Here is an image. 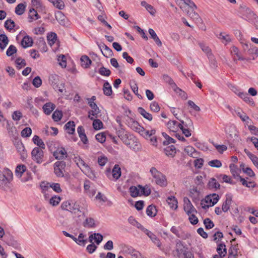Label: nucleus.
<instances>
[{
  "mask_svg": "<svg viewBox=\"0 0 258 258\" xmlns=\"http://www.w3.org/2000/svg\"><path fill=\"white\" fill-rule=\"evenodd\" d=\"M61 208L63 210L69 211L74 219H77V221L78 222L86 217L85 209L77 202L70 201L63 202L61 205Z\"/></svg>",
  "mask_w": 258,
  "mask_h": 258,
  "instance_id": "f257e3e1",
  "label": "nucleus"
},
{
  "mask_svg": "<svg viewBox=\"0 0 258 258\" xmlns=\"http://www.w3.org/2000/svg\"><path fill=\"white\" fill-rule=\"evenodd\" d=\"M150 172L157 184L162 187L166 186L167 185L166 176L157 170L155 167H152L150 169Z\"/></svg>",
  "mask_w": 258,
  "mask_h": 258,
  "instance_id": "f03ea898",
  "label": "nucleus"
},
{
  "mask_svg": "<svg viewBox=\"0 0 258 258\" xmlns=\"http://www.w3.org/2000/svg\"><path fill=\"white\" fill-rule=\"evenodd\" d=\"M219 200L218 195L216 194H213L212 195H208L206 197L204 200L201 201L202 208L205 210H207L209 207L213 206L216 204Z\"/></svg>",
  "mask_w": 258,
  "mask_h": 258,
  "instance_id": "7ed1b4c3",
  "label": "nucleus"
},
{
  "mask_svg": "<svg viewBox=\"0 0 258 258\" xmlns=\"http://www.w3.org/2000/svg\"><path fill=\"white\" fill-rule=\"evenodd\" d=\"M240 17L248 22H251L255 18V14L250 9L241 7L239 11Z\"/></svg>",
  "mask_w": 258,
  "mask_h": 258,
  "instance_id": "20e7f679",
  "label": "nucleus"
},
{
  "mask_svg": "<svg viewBox=\"0 0 258 258\" xmlns=\"http://www.w3.org/2000/svg\"><path fill=\"white\" fill-rule=\"evenodd\" d=\"M13 173L9 170L0 171V188H3L12 179Z\"/></svg>",
  "mask_w": 258,
  "mask_h": 258,
  "instance_id": "39448f33",
  "label": "nucleus"
},
{
  "mask_svg": "<svg viewBox=\"0 0 258 258\" xmlns=\"http://www.w3.org/2000/svg\"><path fill=\"white\" fill-rule=\"evenodd\" d=\"M66 162L63 161H57L54 164V172L57 177H62L64 176Z\"/></svg>",
  "mask_w": 258,
  "mask_h": 258,
  "instance_id": "423d86ee",
  "label": "nucleus"
},
{
  "mask_svg": "<svg viewBox=\"0 0 258 258\" xmlns=\"http://www.w3.org/2000/svg\"><path fill=\"white\" fill-rule=\"evenodd\" d=\"M42 149L38 147H35L31 152L32 159L38 164H40L43 162L44 153Z\"/></svg>",
  "mask_w": 258,
  "mask_h": 258,
  "instance_id": "0eeeda50",
  "label": "nucleus"
},
{
  "mask_svg": "<svg viewBox=\"0 0 258 258\" xmlns=\"http://www.w3.org/2000/svg\"><path fill=\"white\" fill-rule=\"evenodd\" d=\"M88 104L92 108V110L88 112V118L91 120H93L94 117L96 118L98 117L100 110L95 102H88Z\"/></svg>",
  "mask_w": 258,
  "mask_h": 258,
  "instance_id": "6e6552de",
  "label": "nucleus"
},
{
  "mask_svg": "<svg viewBox=\"0 0 258 258\" xmlns=\"http://www.w3.org/2000/svg\"><path fill=\"white\" fill-rule=\"evenodd\" d=\"M180 123L178 122L176 120H170L168 122L167 125L168 128L170 131L173 132H176L180 127H182V124H184V122L183 120H179Z\"/></svg>",
  "mask_w": 258,
  "mask_h": 258,
  "instance_id": "1a4fd4ad",
  "label": "nucleus"
},
{
  "mask_svg": "<svg viewBox=\"0 0 258 258\" xmlns=\"http://www.w3.org/2000/svg\"><path fill=\"white\" fill-rule=\"evenodd\" d=\"M184 210L187 215L190 214L197 213V211L189 199L187 198H184Z\"/></svg>",
  "mask_w": 258,
  "mask_h": 258,
  "instance_id": "9d476101",
  "label": "nucleus"
},
{
  "mask_svg": "<svg viewBox=\"0 0 258 258\" xmlns=\"http://www.w3.org/2000/svg\"><path fill=\"white\" fill-rule=\"evenodd\" d=\"M107 177L111 180H117L121 176V169L118 164H115L112 170V175L107 173Z\"/></svg>",
  "mask_w": 258,
  "mask_h": 258,
  "instance_id": "9b49d317",
  "label": "nucleus"
},
{
  "mask_svg": "<svg viewBox=\"0 0 258 258\" xmlns=\"http://www.w3.org/2000/svg\"><path fill=\"white\" fill-rule=\"evenodd\" d=\"M55 17L59 24L62 26L69 25V22L66 16L60 11H58L55 14Z\"/></svg>",
  "mask_w": 258,
  "mask_h": 258,
  "instance_id": "f8f14e48",
  "label": "nucleus"
},
{
  "mask_svg": "<svg viewBox=\"0 0 258 258\" xmlns=\"http://www.w3.org/2000/svg\"><path fill=\"white\" fill-rule=\"evenodd\" d=\"M53 156L56 159L62 160L67 157L68 154L64 148L60 147L53 152Z\"/></svg>",
  "mask_w": 258,
  "mask_h": 258,
  "instance_id": "ddd939ff",
  "label": "nucleus"
},
{
  "mask_svg": "<svg viewBox=\"0 0 258 258\" xmlns=\"http://www.w3.org/2000/svg\"><path fill=\"white\" fill-rule=\"evenodd\" d=\"M232 197L231 195H226V199L222 206V210L224 212H227L230 209L232 204Z\"/></svg>",
  "mask_w": 258,
  "mask_h": 258,
  "instance_id": "4468645a",
  "label": "nucleus"
},
{
  "mask_svg": "<svg viewBox=\"0 0 258 258\" xmlns=\"http://www.w3.org/2000/svg\"><path fill=\"white\" fill-rule=\"evenodd\" d=\"M16 148L20 153L21 158L26 159L27 157V154L23 144L22 142H17L16 144Z\"/></svg>",
  "mask_w": 258,
  "mask_h": 258,
  "instance_id": "2eb2a0df",
  "label": "nucleus"
},
{
  "mask_svg": "<svg viewBox=\"0 0 258 258\" xmlns=\"http://www.w3.org/2000/svg\"><path fill=\"white\" fill-rule=\"evenodd\" d=\"M103 240V236L100 233H94L89 236V241L92 243L94 240L97 244L99 245Z\"/></svg>",
  "mask_w": 258,
  "mask_h": 258,
  "instance_id": "dca6fc26",
  "label": "nucleus"
},
{
  "mask_svg": "<svg viewBox=\"0 0 258 258\" xmlns=\"http://www.w3.org/2000/svg\"><path fill=\"white\" fill-rule=\"evenodd\" d=\"M74 160L77 165L82 170H83L82 168L88 171L90 170L89 167L85 163L84 160L80 158V157H75Z\"/></svg>",
  "mask_w": 258,
  "mask_h": 258,
  "instance_id": "f3484780",
  "label": "nucleus"
},
{
  "mask_svg": "<svg viewBox=\"0 0 258 258\" xmlns=\"http://www.w3.org/2000/svg\"><path fill=\"white\" fill-rule=\"evenodd\" d=\"M102 54L106 57L112 56L113 54L112 50L107 45L103 44L102 46H99Z\"/></svg>",
  "mask_w": 258,
  "mask_h": 258,
  "instance_id": "a211bd4d",
  "label": "nucleus"
},
{
  "mask_svg": "<svg viewBox=\"0 0 258 258\" xmlns=\"http://www.w3.org/2000/svg\"><path fill=\"white\" fill-rule=\"evenodd\" d=\"M217 37L225 45L231 41L230 36L226 33L221 32L218 35H217Z\"/></svg>",
  "mask_w": 258,
  "mask_h": 258,
  "instance_id": "6ab92c4d",
  "label": "nucleus"
},
{
  "mask_svg": "<svg viewBox=\"0 0 258 258\" xmlns=\"http://www.w3.org/2000/svg\"><path fill=\"white\" fill-rule=\"evenodd\" d=\"M55 108V104L51 102L46 103L43 106L44 112L47 115H49Z\"/></svg>",
  "mask_w": 258,
  "mask_h": 258,
  "instance_id": "aec40b11",
  "label": "nucleus"
},
{
  "mask_svg": "<svg viewBox=\"0 0 258 258\" xmlns=\"http://www.w3.org/2000/svg\"><path fill=\"white\" fill-rule=\"evenodd\" d=\"M165 154L168 157H173L176 153V150L174 146L171 145L166 147L164 149Z\"/></svg>",
  "mask_w": 258,
  "mask_h": 258,
  "instance_id": "412c9836",
  "label": "nucleus"
},
{
  "mask_svg": "<svg viewBox=\"0 0 258 258\" xmlns=\"http://www.w3.org/2000/svg\"><path fill=\"white\" fill-rule=\"evenodd\" d=\"M29 22H32L34 20H36L40 18V16L38 14L35 9L32 8L29 10Z\"/></svg>",
  "mask_w": 258,
  "mask_h": 258,
  "instance_id": "4be33fe9",
  "label": "nucleus"
},
{
  "mask_svg": "<svg viewBox=\"0 0 258 258\" xmlns=\"http://www.w3.org/2000/svg\"><path fill=\"white\" fill-rule=\"evenodd\" d=\"M244 151L247 156L251 160L253 165L258 169V157L246 149H245Z\"/></svg>",
  "mask_w": 258,
  "mask_h": 258,
  "instance_id": "5701e85b",
  "label": "nucleus"
},
{
  "mask_svg": "<svg viewBox=\"0 0 258 258\" xmlns=\"http://www.w3.org/2000/svg\"><path fill=\"white\" fill-rule=\"evenodd\" d=\"M33 44L32 38L29 36H25L21 41V45L24 48L31 46Z\"/></svg>",
  "mask_w": 258,
  "mask_h": 258,
  "instance_id": "b1692460",
  "label": "nucleus"
},
{
  "mask_svg": "<svg viewBox=\"0 0 258 258\" xmlns=\"http://www.w3.org/2000/svg\"><path fill=\"white\" fill-rule=\"evenodd\" d=\"M148 31L150 35H151V38H152L154 40L157 45L158 46H161L162 45V42L157 35L154 30L152 28H150Z\"/></svg>",
  "mask_w": 258,
  "mask_h": 258,
  "instance_id": "393cba45",
  "label": "nucleus"
},
{
  "mask_svg": "<svg viewBox=\"0 0 258 258\" xmlns=\"http://www.w3.org/2000/svg\"><path fill=\"white\" fill-rule=\"evenodd\" d=\"M9 39L5 34L0 35V48L3 50L9 43Z\"/></svg>",
  "mask_w": 258,
  "mask_h": 258,
  "instance_id": "a878e982",
  "label": "nucleus"
},
{
  "mask_svg": "<svg viewBox=\"0 0 258 258\" xmlns=\"http://www.w3.org/2000/svg\"><path fill=\"white\" fill-rule=\"evenodd\" d=\"M230 172L234 178L238 177L239 178V173L240 169H239L237 165L234 164H231L229 166Z\"/></svg>",
  "mask_w": 258,
  "mask_h": 258,
  "instance_id": "bb28decb",
  "label": "nucleus"
},
{
  "mask_svg": "<svg viewBox=\"0 0 258 258\" xmlns=\"http://www.w3.org/2000/svg\"><path fill=\"white\" fill-rule=\"evenodd\" d=\"M81 66L84 68H88L91 64V60L87 55H83L81 57Z\"/></svg>",
  "mask_w": 258,
  "mask_h": 258,
  "instance_id": "cd10ccee",
  "label": "nucleus"
},
{
  "mask_svg": "<svg viewBox=\"0 0 258 258\" xmlns=\"http://www.w3.org/2000/svg\"><path fill=\"white\" fill-rule=\"evenodd\" d=\"M167 202L171 208L173 209H176L177 208L178 202L175 197L171 196L168 197L167 199Z\"/></svg>",
  "mask_w": 258,
  "mask_h": 258,
  "instance_id": "c85d7f7f",
  "label": "nucleus"
},
{
  "mask_svg": "<svg viewBox=\"0 0 258 258\" xmlns=\"http://www.w3.org/2000/svg\"><path fill=\"white\" fill-rule=\"evenodd\" d=\"M138 111L139 113L146 119L148 120L149 121H151L152 120V115L151 113L147 112L143 107H139Z\"/></svg>",
  "mask_w": 258,
  "mask_h": 258,
  "instance_id": "c756f323",
  "label": "nucleus"
},
{
  "mask_svg": "<svg viewBox=\"0 0 258 258\" xmlns=\"http://www.w3.org/2000/svg\"><path fill=\"white\" fill-rule=\"evenodd\" d=\"M146 213L150 217H155L157 214L156 207L152 205H149L146 209Z\"/></svg>",
  "mask_w": 258,
  "mask_h": 258,
  "instance_id": "7c9ffc66",
  "label": "nucleus"
},
{
  "mask_svg": "<svg viewBox=\"0 0 258 258\" xmlns=\"http://www.w3.org/2000/svg\"><path fill=\"white\" fill-rule=\"evenodd\" d=\"M83 225L87 228H93L95 227V223L94 219L92 218H87L83 223Z\"/></svg>",
  "mask_w": 258,
  "mask_h": 258,
  "instance_id": "2f4dec72",
  "label": "nucleus"
},
{
  "mask_svg": "<svg viewBox=\"0 0 258 258\" xmlns=\"http://www.w3.org/2000/svg\"><path fill=\"white\" fill-rule=\"evenodd\" d=\"M64 127L69 134H73L74 133L75 124L73 121H69L66 124Z\"/></svg>",
  "mask_w": 258,
  "mask_h": 258,
  "instance_id": "473e14b6",
  "label": "nucleus"
},
{
  "mask_svg": "<svg viewBox=\"0 0 258 258\" xmlns=\"http://www.w3.org/2000/svg\"><path fill=\"white\" fill-rule=\"evenodd\" d=\"M33 141L35 144H36L40 149H44L45 148V145L39 136L35 135L33 138Z\"/></svg>",
  "mask_w": 258,
  "mask_h": 258,
  "instance_id": "72a5a7b5",
  "label": "nucleus"
},
{
  "mask_svg": "<svg viewBox=\"0 0 258 258\" xmlns=\"http://www.w3.org/2000/svg\"><path fill=\"white\" fill-rule=\"evenodd\" d=\"M217 251L218 253V255L225 256L227 253V250L226 245L224 243H220L218 245Z\"/></svg>",
  "mask_w": 258,
  "mask_h": 258,
  "instance_id": "f704fd0d",
  "label": "nucleus"
},
{
  "mask_svg": "<svg viewBox=\"0 0 258 258\" xmlns=\"http://www.w3.org/2000/svg\"><path fill=\"white\" fill-rule=\"evenodd\" d=\"M208 186L210 189H217L220 188V185L214 178L210 179L208 182Z\"/></svg>",
  "mask_w": 258,
  "mask_h": 258,
  "instance_id": "c9c22d12",
  "label": "nucleus"
},
{
  "mask_svg": "<svg viewBox=\"0 0 258 258\" xmlns=\"http://www.w3.org/2000/svg\"><path fill=\"white\" fill-rule=\"evenodd\" d=\"M26 6L23 4L20 3L18 4L15 8V13L18 15H22L25 11Z\"/></svg>",
  "mask_w": 258,
  "mask_h": 258,
  "instance_id": "e433bc0d",
  "label": "nucleus"
},
{
  "mask_svg": "<svg viewBox=\"0 0 258 258\" xmlns=\"http://www.w3.org/2000/svg\"><path fill=\"white\" fill-rule=\"evenodd\" d=\"M104 94L106 96H110L112 94V88L108 82L104 83L103 87Z\"/></svg>",
  "mask_w": 258,
  "mask_h": 258,
  "instance_id": "4c0bfd02",
  "label": "nucleus"
},
{
  "mask_svg": "<svg viewBox=\"0 0 258 258\" xmlns=\"http://www.w3.org/2000/svg\"><path fill=\"white\" fill-rule=\"evenodd\" d=\"M26 170V166L24 165H19L17 166L15 170L16 175L18 177H21L23 173Z\"/></svg>",
  "mask_w": 258,
  "mask_h": 258,
  "instance_id": "58836bf2",
  "label": "nucleus"
},
{
  "mask_svg": "<svg viewBox=\"0 0 258 258\" xmlns=\"http://www.w3.org/2000/svg\"><path fill=\"white\" fill-rule=\"evenodd\" d=\"M53 5L59 10H62L64 8V4L62 0H48Z\"/></svg>",
  "mask_w": 258,
  "mask_h": 258,
  "instance_id": "ea45409f",
  "label": "nucleus"
},
{
  "mask_svg": "<svg viewBox=\"0 0 258 258\" xmlns=\"http://www.w3.org/2000/svg\"><path fill=\"white\" fill-rule=\"evenodd\" d=\"M140 189H141L138 187V186L137 187L135 186H131L129 188L131 196L133 198L138 197L140 195Z\"/></svg>",
  "mask_w": 258,
  "mask_h": 258,
  "instance_id": "a19ab883",
  "label": "nucleus"
},
{
  "mask_svg": "<svg viewBox=\"0 0 258 258\" xmlns=\"http://www.w3.org/2000/svg\"><path fill=\"white\" fill-rule=\"evenodd\" d=\"M238 244L236 245H232L229 249V255L228 256H233L234 257L237 258V256L238 254Z\"/></svg>",
  "mask_w": 258,
  "mask_h": 258,
  "instance_id": "79ce46f5",
  "label": "nucleus"
},
{
  "mask_svg": "<svg viewBox=\"0 0 258 258\" xmlns=\"http://www.w3.org/2000/svg\"><path fill=\"white\" fill-rule=\"evenodd\" d=\"M6 128L9 133L14 135V132L16 131V127L14 125L12 121H6Z\"/></svg>",
  "mask_w": 258,
  "mask_h": 258,
  "instance_id": "37998d69",
  "label": "nucleus"
},
{
  "mask_svg": "<svg viewBox=\"0 0 258 258\" xmlns=\"http://www.w3.org/2000/svg\"><path fill=\"white\" fill-rule=\"evenodd\" d=\"M237 95L242 99L245 102L249 103L251 102L252 104L253 103V101L248 97V95L246 93L244 92H238V93H237Z\"/></svg>",
  "mask_w": 258,
  "mask_h": 258,
  "instance_id": "c03bdc74",
  "label": "nucleus"
},
{
  "mask_svg": "<svg viewBox=\"0 0 258 258\" xmlns=\"http://www.w3.org/2000/svg\"><path fill=\"white\" fill-rule=\"evenodd\" d=\"M57 38V35L54 32H51L47 36L48 43L50 45H52L55 42Z\"/></svg>",
  "mask_w": 258,
  "mask_h": 258,
  "instance_id": "a18cd8bd",
  "label": "nucleus"
},
{
  "mask_svg": "<svg viewBox=\"0 0 258 258\" xmlns=\"http://www.w3.org/2000/svg\"><path fill=\"white\" fill-rule=\"evenodd\" d=\"M62 116V111L58 110H56L53 113L52 115V118L54 121H59Z\"/></svg>",
  "mask_w": 258,
  "mask_h": 258,
  "instance_id": "49530a36",
  "label": "nucleus"
},
{
  "mask_svg": "<svg viewBox=\"0 0 258 258\" xmlns=\"http://www.w3.org/2000/svg\"><path fill=\"white\" fill-rule=\"evenodd\" d=\"M138 187L141 189L142 194L145 196H148L151 194V190L148 186H143L141 185H138Z\"/></svg>",
  "mask_w": 258,
  "mask_h": 258,
  "instance_id": "de8ad7c7",
  "label": "nucleus"
},
{
  "mask_svg": "<svg viewBox=\"0 0 258 258\" xmlns=\"http://www.w3.org/2000/svg\"><path fill=\"white\" fill-rule=\"evenodd\" d=\"M162 135L166 139V140L164 141L163 143L164 145H168V144H169L170 143H175V140L174 139H173V138H172L171 137H169L165 133H162Z\"/></svg>",
  "mask_w": 258,
  "mask_h": 258,
  "instance_id": "09e8293b",
  "label": "nucleus"
},
{
  "mask_svg": "<svg viewBox=\"0 0 258 258\" xmlns=\"http://www.w3.org/2000/svg\"><path fill=\"white\" fill-rule=\"evenodd\" d=\"M15 23L14 21L11 19L7 20L5 22V27L9 30H12L15 27Z\"/></svg>",
  "mask_w": 258,
  "mask_h": 258,
  "instance_id": "8fccbe9b",
  "label": "nucleus"
},
{
  "mask_svg": "<svg viewBox=\"0 0 258 258\" xmlns=\"http://www.w3.org/2000/svg\"><path fill=\"white\" fill-rule=\"evenodd\" d=\"M17 51V48L14 45H11L6 51V54L8 56H12L13 54L16 53Z\"/></svg>",
  "mask_w": 258,
  "mask_h": 258,
  "instance_id": "3c124183",
  "label": "nucleus"
},
{
  "mask_svg": "<svg viewBox=\"0 0 258 258\" xmlns=\"http://www.w3.org/2000/svg\"><path fill=\"white\" fill-rule=\"evenodd\" d=\"M199 45L202 50L207 54L209 57H211L212 55V54L211 53V50L209 47V46L206 45L203 43H200Z\"/></svg>",
  "mask_w": 258,
  "mask_h": 258,
  "instance_id": "603ef678",
  "label": "nucleus"
},
{
  "mask_svg": "<svg viewBox=\"0 0 258 258\" xmlns=\"http://www.w3.org/2000/svg\"><path fill=\"white\" fill-rule=\"evenodd\" d=\"M58 80V76L56 75H51L49 77V83L54 87V86L57 83Z\"/></svg>",
  "mask_w": 258,
  "mask_h": 258,
  "instance_id": "864d4df0",
  "label": "nucleus"
},
{
  "mask_svg": "<svg viewBox=\"0 0 258 258\" xmlns=\"http://www.w3.org/2000/svg\"><path fill=\"white\" fill-rule=\"evenodd\" d=\"M26 107L28 108V109H29L30 111L33 114H35V115L38 114V110H37L36 108H35L33 106L32 101H31L30 100L27 101V103H26Z\"/></svg>",
  "mask_w": 258,
  "mask_h": 258,
  "instance_id": "5fc2aeb1",
  "label": "nucleus"
},
{
  "mask_svg": "<svg viewBox=\"0 0 258 258\" xmlns=\"http://www.w3.org/2000/svg\"><path fill=\"white\" fill-rule=\"evenodd\" d=\"M148 237L151 239V240L156 244L158 247H160L161 245V243L160 242L159 239L157 238V237L153 234L152 232L150 234Z\"/></svg>",
  "mask_w": 258,
  "mask_h": 258,
  "instance_id": "6e6d98bb",
  "label": "nucleus"
},
{
  "mask_svg": "<svg viewBox=\"0 0 258 258\" xmlns=\"http://www.w3.org/2000/svg\"><path fill=\"white\" fill-rule=\"evenodd\" d=\"M98 73L101 76H106V77L109 76L111 74V71L109 69H108L104 67H102L99 69Z\"/></svg>",
  "mask_w": 258,
  "mask_h": 258,
  "instance_id": "4d7b16f0",
  "label": "nucleus"
},
{
  "mask_svg": "<svg viewBox=\"0 0 258 258\" xmlns=\"http://www.w3.org/2000/svg\"><path fill=\"white\" fill-rule=\"evenodd\" d=\"M204 224L205 228L207 229H211L214 227V224L213 222L208 218H207L204 220Z\"/></svg>",
  "mask_w": 258,
  "mask_h": 258,
  "instance_id": "13d9d810",
  "label": "nucleus"
},
{
  "mask_svg": "<svg viewBox=\"0 0 258 258\" xmlns=\"http://www.w3.org/2000/svg\"><path fill=\"white\" fill-rule=\"evenodd\" d=\"M187 13L188 16L196 22H199L201 20L199 15L197 13L192 11L191 12L188 11Z\"/></svg>",
  "mask_w": 258,
  "mask_h": 258,
  "instance_id": "bf43d9fd",
  "label": "nucleus"
},
{
  "mask_svg": "<svg viewBox=\"0 0 258 258\" xmlns=\"http://www.w3.org/2000/svg\"><path fill=\"white\" fill-rule=\"evenodd\" d=\"M97 162L100 166L103 167L108 162V158L104 155H101L98 157Z\"/></svg>",
  "mask_w": 258,
  "mask_h": 258,
  "instance_id": "052dcab7",
  "label": "nucleus"
},
{
  "mask_svg": "<svg viewBox=\"0 0 258 258\" xmlns=\"http://www.w3.org/2000/svg\"><path fill=\"white\" fill-rule=\"evenodd\" d=\"M131 87L132 91L140 99H143L142 96L138 93V87L137 83L134 82V84H131Z\"/></svg>",
  "mask_w": 258,
  "mask_h": 258,
  "instance_id": "680f3d73",
  "label": "nucleus"
},
{
  "mask_svg": "<svg viewBox=\"0 0 258 258\" xmlns=\"http://www.w3.org/2000/svg\"><path fill=\"white\" fill-rule=\"evenodd\" d=\"M93 122V128L96 130H100L102 128L103 123L102 121L98 119H95L94 118Z\"/></svg>",
  "mask_w": 258,
  "mask_h": 258,
  "instance_id": "e2e57ef3",
  "label": "nucleus"
},
{
  "mask_svg": "<svg viewBox=\"0 0 258 258\" xmlns=\"http://www.w3.org/2000/svg\"><path fill=\"white\" fill-rule=\"evenodd\" d=\"M57 60L59 62V65L62 68H66L67 66V61H66V56L63 55H60L57 58Z\"/></svg>",
  "mask_w": 258,
  "mask_h": 258,
  "instance_id": "0e129e2a",
  "label": "nucleus"
},
{
  "mask_svg": "<svg viewBox=\"0 0 258 258\" xmlns=\"http://www.w3.org/2000/svg\"><path fill=\"white\" fill-rule=\"evenodd\" d=\"M208 164L213 167L219 168L222 166V163L219 160H213L209 162Z\"/></svg>",
  "mask_w": 258,
  "mask_h": 258,
  "instance_id": "69168bd1",
  "label": "nucleus"
},
{
  "mask_svg": "<svg viewBox=\"0 0 258 258\" xmlns=\"http://www.w3.org/2000/svg\"><path fill=\"white\" fill-rule=\"evenodd\" d=\"M12 117L13 120L19 121L22 117V113L20 111H15L13 113Z\"/></svg>",
  "mask_w": 258,
  "mask_h": 258,
  "instance_id": "338daca9",
  "label": "nucleus"
},
{
  "mask_svg": "<svg viewBox=\"0 0 258 258\" xmlns=\"http://www.w3.org/2000/svg\"><path fill=\"white\" fill-rule=\"evenodd\" d=\"M15 62L17 65V67H18L19 69H21L26 65V63L25 59H22L21 57L17 58L16 59Z\"/></svg>",
  "mask_w": 258,
  "mask_h": 258,
  "instance_id": "774afa93",
  "label": "nucleus"
}]
</instances>
